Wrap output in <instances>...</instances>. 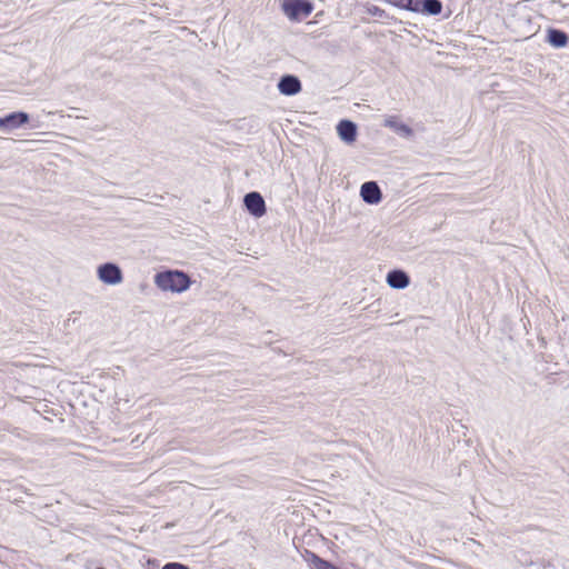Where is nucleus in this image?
I'll use <instances>...</instances> for the list:
<instances>
[{"instance_id":"f257e3e1","label":"nucleus","mask_w":569,"mask_h":569,"mask_svg":"<svg viewBox=\"0 0 569 569\" xmlns=\"http://www.w3.org/2000/svg\"><path fill=\"white\" fill-rule=\"evenodd\" d=\"M156 286L162 291L183 292L189 289L191 280L180 270H167L154 276Z\"/></svg>"},{"instance_id":"f03ea898","label":"nucleus","mask_w":569,"mask_h":569,"mask_svg":"<svg viewBox=\"0 0 569 569\" xmlns=\"http://www.w3.org/2000/svg\"><path fill=\"white\" fill-rule=\"evenodd\" d=\"M313 6L306 0H288L282 4V10L290 20H298L301 16L308 17Z\"/></svg>"},{"instance_id":"7ed1b4c3","label":"nucleus","mask_w":569,"mask_h":569,"mask_svg":"<svg viewBox=\"0 0 569 569\" xmlns=\"http://www.w3.org/2000/svg\"><path fill=\"white\" fill-rule=\"evenodd\" d=\"M97 274L101 282L110 286L119 284L123 280L120 267L112 262L100 264Z\"/></svg>"},{"instance_id":"20e7f679","label":"nucleus","mask_w":569,"mask_h":569,"mask_svg":"<svg viewBox=\"0 0 569 569\" xmlns=\"http://www.w3.org/2000/svg\"><path fill=\"white\" fill-rule=\"evenodd\" d=\"M29 122V114L22 111L9 113L0 118V130L9 132Z\"/></svg>"},{"instance_id":"39448f33","label":"nucleus","mask_w":569,"mask_h":569,"mask_svg":"<svg viewBox=\"0 0 569 569\" xmlns=\"http://www.w3.org/2000/svg\"><path fill=\"white\" fill-rule=\"evenodd\" d=\"M243 203L247 210L257 218L266 213V202L259 192L252 191L247 193L243 198Z\"/></svg>"},{"instance_id":"423d86ee","label":"nucleus","mask_w":569,"mask_h":569,"mask_svg":"<svg viewBox=\"0 0 569 569\" xmlns=\"http://www.w3.org/2000/svg\"><path fill=\"white\" fill-rule=\"evenodd\" d=\"M360 196L369 204H377L382 199L381 190L376 181L365 182L360 188Z\"/></svg>"},{"instance_id":"0eeeda50","label":"nucleus","mask_w":569,"mask_h":569,"mask_svg":"<svg viewBox=\"0 0 569 569\" xmlns=\"http://www.w3.org/2000/svg\"><path fill=\"white\" fill-rule=\"evenodd\" d=\"M278 89L284 96H293L301 91V82L296 76L286 74L280 78Z\"/></svg>"},{"instance_id":"6e6552de","label":"nucleus","mask_w":569,"mask_h":569,"mask_svg":"<svg viewBox=\"0 0 569 569\" xmlns=\"http://www.w3.org/2000/svg\"><path fill=\"white\" fill-rule=\"evenodd\" d=\"M337 131L346 143H352L357 138V126L350 120H341L337 126Z\"/></svg>"},{"instance_id":"1a4fd4ad","label":"nucleus","mask_w":569,"mask_h":569,"mask_svg":"<svg viewBox=\"0 0 569 569\" xmlns=\"http://www.w3.org/2000/svg\"><path fill=\"white\" fill-rule=\"evenodd\" d=\"M387 283L393 289H405L409 286L410 278L405 271L396 269L388 272Z\"/></svg>"},{"instance_id":"9d476101","label":"nucleus","mask_w":569,"mask_h":569,"mask_svg":"<svg viewBox=\"0 0 569 569\" xmlns=\"http://www.w3.org/2000/svg\"><path fill=\"white\" fill-rule=\"evenodd\" d=\"M568 34L559 29H549L547 31V41L555 48H563L568 43Z\"/></svg>"},{"instance_id":"9b49d317","label":"nucleus","mask_w":569,"mask_h":569,"mask_svg":"<svg viewBox=\"0 0 569 569\" xmlns=\"http://www.w3.org/2000/svg\"><path fill=\"white\" fill-rule=\"evenodd\" d=\"M385 127L392 129L396 133L405 138L412 136V129L409 126L399 122L395 117L386 119Z\"/></svg>"},{"instance_id":"f8f14e48","label":"nucleus","mask_w":569,"mask_h":569,"mask_svg":"<svg viewBox=\"0 0 569 569\" xmlns=\"http://www.w3.org/2000/svg\"><path fill=\"white\" fill-rule=\"evenodd\" d=\"M307 561L311 569H339L335 565L328 562L327 560L318 557L316 553H309Z\"/></svg>"},{"instance_id":"ddd939ff","label":"nucleus","mask_w":569,"mask_h":569,"mask_svg":"<svg viewBox=\"0 0 569 569\" xmlns=\"http://www.w3.org/2000/svg\"><path fill=\"white\" fill-rule=\"evenodd\" d=\"M388 2L397 8L413 11V12H418L420 10V1L419 0H388Z\"/></svg>"},{"instance_id":"4468645a","label":"nucleus","mask_w":569,"mask_h":569,"mask_svg":"<svg viewBox=\"0 0 569 569\" xmlns=\"http://www.w3.org/2000/svg\"><path fill=\"white\" fill-rule=\"evenodd\" d=\"M422 10L429 14L437 16L442 10V3L439 0H423Z\"/></svg>"},{"instance_id":"2eb2a0df","label":"nucleus","mask_w":569,"mask_h":569,"mask_svg":"<svg viewBox=\"0 0 569 569\" xmlns=\"http://www.w3.org/2000/svg\"><path fill=\"white\" fill-rule=\"evenodd\" d=\"M162 569H189L186 565H182L180 562H169L166 563Z\"/></svg>"},{"instance_id":"dca6fc26","label":"nucleus","mask_w":569,"mask_h":569,"mask_svg":"<svg viewBox=\"0 0 569 569\" xmlns=\"http://www.w3.org/2000/svg\"><path fill=\"white\" fill-rule=\"evenodd\" d=\"M368 12L372 16L380 17V18L385 14V11L376 6L368 8Z\"/></svg>"}]
</instances>
